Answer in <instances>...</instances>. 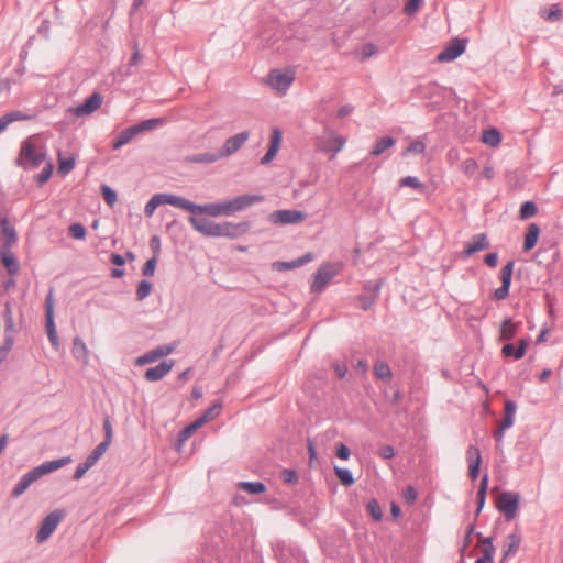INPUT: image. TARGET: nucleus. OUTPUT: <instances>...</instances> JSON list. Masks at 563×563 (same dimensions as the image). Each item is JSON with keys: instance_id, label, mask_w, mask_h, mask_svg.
Wrapping results in <instances>:
<instances>
[{"instance_id": "nucleus-1", "label": "nucleus", "mask_w": 563, "mask_h": 563, "mask_svg": "<svg viewBox=\"0 0 563 563\" xmlns=\"http://www.w3.org/2000/svg\"><path fill=\"white\" fill-rule=\"evenodd\" d=\"M47 147L38 134H33L21 142L15 165L24 170H33L47 159Z\"/></svg>"}, {"instance_id": "nucleus-2", "label": "nucleus", "mask_w": 563, "mask_h": 563, "mask_svg": "<svg viewBox=\"0 0 563 563\" xmlns=\"http://www.w3.org/2000/svg\"><path fill=\"white\" fill-rule=\"evenodd\" d=\"M71 462L70 456L47 461L25 473L12 489V497L18 498L42 476L59 470Z\"/></svg>"}, {"instance_id": "nucleus-3", "label": "nucleus", "mask_w": 563, "mask_h": 563, "mask_svg": "<svg viewBox=\"0 0 563 563\" xmlns=\"http://www.w3.org/2000/svg\"><path fill=\"white\" fill-rule=\"evenodd\" d=\"M261 195H241L232 199L222 201L224 216H231L238 211L245 210L254 203L263 201Z\"/></svg>"}, {"instance_id": "nucleus-4", "label": "nucleus", "mask_w": 563, "mask_h": 563, "mask_svg": "<svg viewBox=\"0 0 563 563\" xmlns=\"http://www.w3.org/2000/svg\"><path fill=\"white\" fill-rule=\"evenodd\" d=\"M519 500L520 497L517 493L503 492L498 496L496 507L507 520H512L517 516Z\"/></svg>"}, {"instance_id": "nucleus-5", "label": "nucleus", "mask_w": 563, "mask_h": 563, "mask_svg": "<svg viewBox=\"0 0 563 563\" xmlns=\"http://www.w3.org/2000/svg\"><path fill=\"white\" fill-rule=\"evenodd\" d=\"M307 214L303 211L295 209H282L272 212L268 217L269 222L277 225L296 224L305 221Z\"/></svg>"}, {"instance_id": "nucleus-6", "label": "nucleus", "mask_w": 563, "mask_h": 563, "mask_svg": "<svg viewBox=\"0 0 563 563\" xmlns=\"http://www.w3.org/2000/svg\"><path fill=\"white\" fill-rule=\"evenodd\" d=\"M161 205H170L181 209L183 197L173 194H156L146 202L144 213L147 217H152Z\"/></svg>"}, {"instance_id": "nucleus-7", "label": "nucleus", "mask_w": 563, "mask_h": 563, "mask_svg": "<svg viewBox=\"0 0 563 563\" xmlns=\"http://www.w3.org/2000/svg\"><path fill=\"white\" fill-rule=\"evenodd\" d=\"M63 517H64L63 511L55 510V511H52L51 514H48L43 519V521L41 522L37 536H36V540L38 543L45 542L53 534V532L56 530L59 522L62 521Z\"/></svg>"}, {"instance_id": "nucleus-8", "label": "nucleus", "mask_w": 563, "mask_h": 563, "mask_svg": "<svg viewBox=\"0 0 563 563\" xmlns=\"http://www.w3.org/2000/svg\"><path fill=\"white\" fill-rule=\"evenodd\" d=\"M181 209L186 210L190 213H194V214L202 213V214H208L210 217L224 216L222 201L214 202V203L196 205V203L191 202L190 200L183 197Z\"/></svg>"}, {"instance_id": "nucleus-9", "label": "nucleus", "mask_w": 563, "mask_h": 563, "mask_svg": "<svg viewBox=\"0 0 563 563\" xmlns=\"http://www.w3.org/2000/svg\"><path fill=\"white\" fill-rule=\"evenodd\" d=\"M335 275L336 269L331 263L322 264L314 274V279L310 286L311 292L323 291Z\"/></svg>"}, {"instance_id": "nucleus-10", "label": "nucleus", "mask_w": 563, "mask_h": 563, "mask_svg": "<svg viewBox=\"0 0 563 563\" xmlns=\"http://www.w3.org/2000/svg\"><path fill=\"white\" fill-rule=\"evenodd\" d=\"M294 80V71H282L279 69H272L268 74L267 82L273 89L280 92H285L290 87Z\"/></svg>"}, {"instance_id": "nucleus-11", "label": "nucleus", "mask_w": 563, "mask_h": 563, "mask_svg": "<svg viewBox=\"0 0 563 563\" xmlns=\"http://www.w3.org/2000/svg\"><path fill=\"white\" fill-rule=\"evenodd\" d=\"M467 40L455 37L450 44L438 55L437 59L441 63H449L461 56L466 49Z\"/></svg>"}, {"instance_id": "nucleus-12", "label": "nucleus", "mask_w": 563, "mask_h": 563, "mask_svg": "<svg viewBox=\"0 0 563 563\" xmlns=\"http://www.w3.org/2000/svg\"><path fill=\"white\" fill-rule=\"evenodd\" d=\"M251 224L249 221L239 223L223 222L219 224L218 238L224 236L230 239H236L249 232Z\"/></svg>"}, {"instance_id": "nucleus-13", "label": "nucleus", "mask_w": 563, "mask_h": 563, "mask_svg": "<svg viewBox=\"0 0 563 563\" xmlns=\"http://www.w3.org/2000/svg\"><path fill=\"white\" fill-rule=\"evenodd\" d=\"M250 133L243 131L225 140L223 146L219 151L221 158L229 157L236 153L249 140Z\"/></svg>"}, {"instance_id": "nucleus-14", "label": "nucleus", "mask_w": 563, "mask_h": 563, "mask_svg": "<svg viewBox=\"0 0 563 563\" xmlns=\"http://www.w3.org/2000/svg\"><path fill=\"white\" fill-rule=\"evenodd\" d=\"M102 100V96L99 92H93L81 104L71 108L70 111L76 117L89 115L101 107Z\"/></svg>"}, {"instance_id": "nucleus-15", "label": "nucleus", "mask_w": 563, "mask_h": 563, "mask_svg": "<svg viewBox=\"0 0 563 563\" xmlns=\"http://www.w3.org/2000/svg\"><path fill=\"white\" fill-rule=\"evenodd\" d=\"M189 222L192 228L208 238H218L219 224L206 218L190 217Z\"/></svg>"}, {"instance_id": "nucleus-16", "label": "nucleus", "mask_w": 563, "mask_h": 563, "mask_svg": "<svg viewBox=\"0 0 563 563\" xmlns=\"http://www.w3.org/2000/svg\"><path fill=\"white\" fill-rule=\"evenodd\" d=\"M173 351H174L173 345H159V346L144 353L143 355L139 356L136 358L135 363H136V365H140V366L150 364V363L157 361L161 357H165V356L169 355L170 353H173Z\"/></svg>"}, {"instance_id": "nucleus-17", "label": "nucleus", "mask_w": 563, "mask_h": 563, "mask_svg": "<svg viewBox=\"0 0 563 563\" xmlns=\"http://www.w3.org/2000/svg\"><path fill=\"white\" fill-rule=\"evenodd\" d=\"M0 227L4 238V242L0 250H12V246L18 241V234L14 227L10 223L9 218L5 214L0 217Z\"/></svg>"}, {"instance_id": "nucleus-18", "label": "nucleus", "mask_w": 563, "mask_h": 563, "mask_svg": "<svg viewBox=\"0 0 563 563\" xmlns=\"http://www.w3.org/2000/svg\"><path fill=\"white\" fill-rule=\"evenodd\" d=\"M173 360H165L161 362L158 365L146 369L144 374V378L147 382H158L163 379L174 367Z\"/></svg>"}, {"instance_id": "nucleus-19", "label": "nucleus", "mask_w": 563, "mask_h": 563, "mask_svg": "<svg viewBox=\"0 0 563 563\" xmlns=\"http://www.w3.org/2000/svg\"><path fill=\"white\" fill-rule=\"evenodd\" d=\"M328 140L320 144V150L323 152H333V156L340 152L346 140L343 136L336 135L333 131H325Z\"/></svg>"}, {"instance_id": "nucleus-20", "label": "nucleus", "mask_w": 563, "mask_h": 563, "mask_svg": "<svg viewBox=\"0 0 563 563\" xmlns=\"http://www.w3.org/2000/svg\"><path fill=\"white\" fill-rule=\"evenodd\" d=\"M489 246L487 235L485 233L476 234L472 238L470 242L465 244L464 247V255L466 257L471 256L472 254L483 251Z\"/></svg>"}, {"instance_id": "nucleus-21", "label": "nucleus", "mask_w": 563, "mask_h": 563, "mask_svg": "<svg viewBox=\"0 0 563 563\" xmlns=\"http://www.w3.org/2000/svg\"><path fill=\"white\" fill-rule=\"evenodd\" d=\"M282 137V132L278 129H274L271 136L269 147L266 154L261 158V164L265 165L274 159L280 147Z\"/></svg>"}, {"instance_id": "nucleus-22", "label": "nucleus", "mask_w": 563, "mask_h": 563, "mask_svg": "<svg viewBox=\"0 0 563 563\" xmlns=\"http://www.w3.org/2000/svg\"><path fill=\"white\" fill-rule=\"evenodd\" d=\"M54 289L51 288L45 298V318H46V331L47 334L55 333L56 327L54 322Z\"/></svg>"}, {"instance_id": "nucleus-23", "label": "nucleus", "mask_w": 563, "mask_h": 563, "mask_svg": "<svg viewBox=\"0 0 563 563\" xmlns=\"http://www.w3.org/2000/svg\"><path fill=\"white\" fill-rule=\"evenodd\" d=\"M521 544V537L518 533H510L507 536L503 545V559L504 562L509 556H514L519 550Z\"/></svg>"}, {"instance_id": "nucleus-24", "label": "nucleus", "mask_w": 563, "mask_h": 563, "mask_svg": "<svg viewBox=\"0 0 563 563\" xmlns=\"http://www.w3.org/2000/svg\"><path fill=\"white\" fill-rule=\"evenodd\" d=\"M527 346H528V340L521 339L519 341L518 347H515V345L511 343H507L503 346L501 353L505 357H512L515 360H520L525 356Z\"/></svg>"}, {"instance_id": "nucleus-25", "label": "nucleus", "mask_w": 563, "mask_h": 563, "mask_svg": "<svg viewBox=\"0 0 563 563\" xmlns=\"http://www.w3.org/2000/svg\"><path fill=\"white\" fill-rule=\"evenodd\" d=\"M1 262L10 275H15L20 271V264L12 253V250H0Z\"/></svg>"}, {"instance_id": "nucleus-26", "label": "nucleus", "mask_w": 563, "mask_h": 563, "mask_svg": "<svg viewBox=\"0 0 563 563\" xmlns=\"http://www.w3.org/2000/svg\"><path fill=\"white\" fill-rule=\"evenodd\" d=\"M519 325H520V323L519 322H514V320L511 318L505 319L503 321L501 325H500L499 339L501 341H510V340H512L516 336V334H517Z\"/></svg>"}, {"instance_id": "nucleus-27", "label": "nucleus", "mask_w": 563, "mask_h": 563, "mask_svg": "<svg viewBox=\"0 0 563 563\" xmlns=\"http://www.w3.org/2000/svg\"><path fill=\"white\" fill-rule=\"evenodd\" d=\"M73 356L84 363L88 364L89 362V352L87 349L86 343L78 336H76L73 341V349H71Z\"/></svg>"}, {"instance_id": "nucleus-28", "label": "nucleus", "mask_w": 563, "mask_h": 563, "mask_svg": "<svg viewBox=\"0 0 563 563\" xmlns=\"http://www.w3.org/2000/svg\"><path fill=\"white\" fill-rule=\"evenodd\" d=\"M31 117L20 110H14L0 117V132L4 131L11 123L22 120H30Z\"/></svg>"}, {"instance_id": "nucleus-29", "label": "nucleus", "mask_w": 563, "mask_h": 563, "mask_svg": "<svg viewBox=\"0 0 563 563\" xmlns=\"http://www.w3.org/2000/svg\"><path fill=\"white\" fill-rule=\"evenodd\" d=\"M539 234H540L539 225L536 223H530L528 225V230L525 235L523 251H526V252L530 251L536 246L538 239H539Z\"/></svg>"}, {"instance_id": "nucleus-30", "label": "nucleus", "mask_w": 563, "mask_h": 563, "mask_svg": "<svg viewBox=\"0 0 563 563\" xmlns=\"http://www.w3.org/2000/svg\"><path fill=\"white\" fill-rule=\"evenodd\" d=\"M495 547L490 537L482 540V556L477 560H482L483 563H494Z\"/></svg>"}, {"instance_id": "nucleus-31", "label": "nucleus", "mask_w": 563, "mask_h": 563, "mask_svg": "<svg viewBox=\"0 0 563 563\" xmlns=\"http://www.w3.org/2000/svg\"><path fill=\"white\" fill-rule=\"evenodd\" d=\"M165 120L163 118H152L144 121H141L137 124H134V130L136 134H141L147 131L155 130L159 125L164 124Z\"/></svg>"}, {"instance_id": "nucleus-32", "label": "nucleus", "mask_w": 563, "mask_h": 563, "mask_svg": "<svg viewBox=\"0 0 563 563\" xmlns=\"http://www.w3.org/2000/svg\"><path fill=\"white\" fill-rule=\"evenodd\" d=\"M136 135L137 134H136L133 125L124 129L123 131H121V133L118 135V137L113 141V144H112L113 150H118V148L122 147L123 145L128 144Z\"/></svg>"}, {"instance_id": "nucleus-33", "label": "nucleus", "mask_w": 563, "mask_h": 563, "mask_svg": "<svg viewBox=\"0 0 563 563\" xmlns=\"http://www.w3.org/2000/svg\"><path fill=\"white\" fill-rule=\"evenodd\" d=\"M516 408V404L512 400H507L505 402V415L503 420L499 422L501 429H508L514 424Z\"/></svg>"}, {"instance_id": "nucleus-34", "label": "nucleus", "mask_w": 563, "mask_h": 563, "mask_svg": "<svg viewBox=\"0 0 563 563\" xmlns=\"http://www.w3.org/2000/svg\"><path fill=\"white\" fill-rule=\"evenodd\" d=\"M219 159H221L219 151L216 153H197L187 157L188 162L200 164H211Z\"/></svg>"}, {"instance_id": "nucleus-35", "label": "nucleus", "mask_w": 563, "mask_h": 563, "mask_svg": "<svg viewBox=\"0 0 563 563\" xmlns=\"http://www.w3.org/2000/svg\"><path fill=\"white\" fill-rule=\"evenodd\" d=\"M374 375L377 379L388 382L393 377L391 369L389 365L385 362L377 361L374 364Z\"/></svg>"}, {"instance_id": "nucleus-36", "label": "nucleus", "mask_w": 563, "mask_h": 563, "mask_svg": "<svg viewBox=\"0 0 563 563\" xmlns=\"http://www.w3.org/2000/svg\"><path fill=\"white\" fill-rule=\"evenodd\" d=\"M396 141L391 136H384L380 140H378L373 150L371 151V155L378 156L383 154L387 148H390L395 145Z\"/></svg>"}, {"instance_id": "nucleus-37", "label": "nucleus", "mask_w": 563, "mask_h": 563, "mask_svg": "<svg viewBox=\"0 0 563 563\" xmlns=\"http://www.w3.org/2000/svg\"><path fill=\"white\" fill-rule=\"evenodd\" d=\"M238 487L252 495H257L266 490V486L262 482H240L238 483Z\"/></svg>"}, {"instance_id": "nucleus-38", "label": "nucleus", "mask_w": 563, "mask_h": 563, "mask_svg": "<svg viewBox=\"0 0 563 563\" xmlns=\"http://www.w3.org/2000/svg\"><path fill=\"white\" fill-rule=\"evenodd\" d=\"M482 141L489 146H497L501 141V135L497 129L490 128L483 131Z\"/></svg>"}, {"instance_id": "nucleus-39", "label": "nucleus", "mask_w": 563, "mask_h": 563, "mask_svg": "<svg viewBox=\"0 0 563 563\" xmlns=\"http://www.w3.org/2000/svg\"><path fill=\"white\" fill-rule=\"evenodd\" d=\"M487 487H488V475L485 474L481 481L479 489L477 492V510H476L477 515L481 512V510L483 509V507L485 505Z\"/></svg>"}, {"instance_id": "nucleus-40", "label": "nucleus", "mask_w": 563, "mask_h": 563, "mask_svg": "<svg viewBox=\"0 0 563 563\" xmlns=\"http://www.w3.org/2000/svg\"><path fill=\"white\" fill-rule=\"evenodd\" d=\"M334 473L342 483V485L350 487L354 484V477L350 470L334 466Z\"/></svg>"}, {"instance_id": "nucleus-41", "label": "nucleus", "mask_w": 563, "mask_h": 563, "mask_svg": "<svg viewBox=\"0 0 563 563\" xmlns=\"http://www.w3.org/2000/svg\"><path fill=\"white\" fill-rule=\"evenodd\" d=\"M540 15L548 21H558L562 16V10L559 4H552L550 9H541Z\"/></svg>"}, {"instance_id": "nucleus-42", "label": "nucleus", "mask_w": 563, "mask_h": 563, "mask_svg": "<svg viewBox=\"0 0 563 563\" xmlns=\"http://www.w3.org/2000/svg\"><path fill=\"white\" fill-rule=\"evenodd\" d=\"M221 409H222V402L220 400H217L216 402H213V405L210 408H208L203 412V415L199 419L202 420V423L205 424L206 422L211 421L212 419L218 417Z\"/></svg>"}, {"instance_id": "nucleus-43", "label": "nucleus", "mask_w": 563, "mask_h": 563, "mask_svg": "<svg viewBox=\"0 0 563 563\" xmlns=\"http://www.w3.org/2000/svg\"><path fill=\"white\" fill-rule=\"evenodd\" d=\"M538 212V208L533 201H525L519 211V217L522 220L530 219L534 217Z\"/></svg>"}, {"instance_id": "nucleus-44", "label": "nucleus", "mask_w": 563, "mask_h": 563, "mask_svg": "<svg viewBox=\"0 0 563 563\" xmlns=\"http://www.w3.org/2000/svg\"><path fill=\"white\" fill-rule=\"evenodd\" d=\"M44 167L42 172L36 176V181L38 185H44L48 181L53 174L54 165L51 159H46V162L43 163Z\"/></svg>"}, {"instance_id": "nucleus-45", "label": "nucleus", "mask_w": 563, "mask_h": 563, "mask_svg": "<svg viewBox=\"0 0 563 563\" xmlns=\"http://www.w3.org/2000/svg\"><path fill=\"white\" fill-rule=\"evenodd\" d=\"M109 446H110V443H108V441L100 442L91 451V453L87 456V459L90 460L93 464H96L102 457V455L107 452Z\"/></svg>"}, {"instance_id": "nucleus-46", "label": "nucleus", "mask_w": 563, "mask_h": 563, "mask_svg": "<svg viewBox=\"0 0 563 563\" xmlns=\"http://www.w3.org/2000/svg\"><path fill=\"white\" fill-rule=\"evenodd\" d=\"M401 187H411L420 192L426 190V186L415 176H407L400 179Z\"/></svg>"}, {"instance_id": "nucleus-47", "label": "nucleus", "mask_w": 563, "mask_h": 563, "mask_svg": "<svg viewBox=\"0 0 563 563\" xmlns=\"http://www.w3.org/2000/svg\"><path fill=\"white\" fill-rule=\"evenodd\" d=\"M58 173L63 175H67L75 167V158L74 157H63L60 154L58 155Z\"/></svg>"}, {"instance_id": "nucleus-48", "label": "nucleus", "mask_w": 563, "mask_h": 563, "mask_svg": "<svg viewBox=\"0 0 563 563\" xmlns=\"http://www.w3.org/2000/svg\"><path fill=\"white\" fill-rule=\"evenodd\" d=\"M367 512L372 516V518L376 521H380L383 518V511L379 506V503L376 499H371L366 505Z\"/></svg>"}, {"instance_id": "nucleus-49", "label": "nucleus", "mask_w": 563, "mask_h": 563, "mask_svg": "<svg viewBox=\"0 0 563 563\" xmlns=\"http://www.w3.org/2000/svg\"><path fill=\"white\" fill-rule=\"evenodd\" d=\"M514 265L515 263L511 261V262H508L505 266H503V268L500 269V279H501V285H506L507 287H510L511 285V277H512V272H514Z\"/></svg>"}, {"instance_id": "nucleus-50", "label": "nucleus", "mask_w": 563, "mask_h": 563, "mask_svg": "<svg viewBox=\"0 0 563 563\" xmlns=\"http://www.w3.org/2000/svg\"><path fill=\"white\" fill-rule=\"evenodd\" d=\"M203 423H202V420H200L199 418L194 421L192 423H190L189 426H187L185 429H183L179 433V438H178V441L179 442H185L194 431H196L198 428L202 427Z\"/></svg>"}, {"instance_id": "nucleus-51", "label": "nucleus", "mask_w": 563, "mask_h": 563, "mask_svg": "<svg viewBox=\"0 0 563 563\" xmlns=\"http://www.w3.org/2000/svg\"><path fill=\"white\" fill-rule=\"evenodd\" d=\"M14 344V338L11 334L4 336L3 343L0 346V364L7 358L9 352L12 350Z\"/></svg>"}, {"instance_id": "nucleus-52", "label": "nucleus", "mask_w": 563, "mask_h": 563, "mask_svg": "<svg viewBox=\"0 0 563 563\" xmlns=\"http://www.w3.org/2000/svg\"><path fill=\"white\" fill-rule=\"evenodd\" d=\"M101 192L109 207H113L118 200L117 192L108 185H101Z\"/></svg>"}, {"instance_id": "nucleus-53", "label": "nucleus", "mask_w": 563, "mask_h": 563, "mask_svg": "<svg viewBox=\"0 0 563 563\" xmlns=\"http://www.w3.org/2000/svg\"><path fill=\"white\" fill-rule=\"evenodd\" d=\"M152 283L148 280H141L137 285L136 289V298L137 300H144L152 291Z\"/></svg>"}, {"instance_id": "nucleus-54", "label": "nucleus", "mask_w": 563, "mask_h": 563, "mask_svg": "<svg viewBox=\"0 0 563 563\" xmlns=\"http://www.w3.org/2000/svg\"><path fill=\"white\" fill-rule=\"evenodd\" d=\"M95 464L86 459V461L81 464H79L73 475V479L75 481H79L80 478H82L85 476V474L88 472L89 468H91Z\"/></svg>"}, {"instance_id": "nucleus-55", "label": "nucleus", "mask_w": 563, "mask_h": 563, "mask_svg": "<svg viewBox=\"0 0 563 563\" xmlns=\"http://www.w3.org/2000/svg\"><path fill=\"white\" fill-rule=\"evenodd\" d=\"M422 3L423 0H408L404 7V12L408 15H413L420 10Z\"/></svg>"}, {"instance_id": "nucleus-56", "label": "nucleus", "mask_w": 563, "mask_h": 563, "mask_svg": "<svg viewBox=\"0 0 563 563\" xmlns=\"http://www.w3.org/2000/svg\"><path fill=\"white\" fill-rule=\"evenodd\" d=\"M86 228L81 223H74L69 227V234L77 240H81L86 236Z\"/></svg>"}, {"instance_id": "nucleus-57", "label": "nucleus", "mask_w": 563, "mask_h": 563, "mask_svg": "<svg viewBox=\"0 0 563 563\" xmlns=\"http://www.w3.org/2000/svg\"><path fill=\"white\" fill-rule=\"evenodd\" d=\"M466 459L468 464H472L473 462H482L479 449L475 445H470L466 451Z\"/></svg>"}, {"instance_id": "nucleus-58", "label": "nucleus", "mask_w": 563, "mask_h": 563, "mask_svg": "<svg viewBox=\"0 0 563 563\" xmlns=\"http://www.w3.org/2000/svg\"><path fill=\"white\" fill-rule=\"evenodd\" d=\"M156 264H157L156 256H153L150 260H147L142 268V274L144 276H153L155 273Z\"/></svg>"}, {"instance_id": "nucleus-59", "label": "nucleus", "mask_w": 563, "mask_h": 563, "mask_svg": "<svg viewBox=\"0 0 563 563\" xmlns=\"http://www.w3.org/2000/svg\"><path fill=\"white\" fill-rule=\"evenodd\" d=\"M473 532H474V525L471 523L466 528V532H465V537H464V540H463V544H462V547L460 549L462 555L464 554V552L466 551V549L470 547V544L472 542V534H473Z\"/></svg>"}, {"instance_id": "nucleus-60", "label": "nucleus", "mask_w": 563, "mask_h": 563, "mask_svg": "<svg viewBox=\"0 0 563 563\" xmlns=\"http://www.w3.org/2000/svg\"><path fill=\"white\" fill-rule=\"evenodd\" d=\"M103 431H104V439H103V441H108V443L111 444L112 438H113V429H112V423H111L109 417H106L103 419Z\"/></svg>"}, {"instance_id": "nucleus-61", "label": "nucleus", "mask_w": 563, "mask_h": 563, "mask_svg": "<svg viewBox=\"0 0 563 563\" xmlns=\"http://www.w3.org/2000/svg\"><path fill=\"white\" fill-rule=\"evenodd\" d=\"M477 168V163L474 158H467L462 163V170L466 175H473Z\"/></svg>"}, {"instance_id": "nucleus-62", "label": "nucleus", "mask_w": 563, "mask_h": 563, "mask_svg": "<svg viewBox=\"0 0 563 563\" xmlns=\"http://www.w3.org/2000/svg\"><path fill=\"white\" fill-rule=\"evenodd\" d=\"M282 478L284 479L285 483L294 484L298 481V475L296 471L285 468L282 472Z\"/></svg>"}, {"instance_id": "nucleus-63", "label": "nucleus", "mask_w": 563, "mask_h": 563, "mask_svg": "<svg viewBox=\"0 0 563 563\" xmlns=\"http://www.w3.org/2000/svg\"><path fill=\"white\" fill-rule=\"evenodd\" d=\"M424 150H426L424 143L422 141L417 140V141H413L410 143V145L407 147L406 152L419 154V153H422Z\"/></svg>"}, {"instance_id": "nucleus-64", "label": "nucleus", "mask_w": 563, "mask_h": 563, "mask_svg": "<svg viewBox=\"0 0 563 563\" xmlns=\"http://www.w3.org/2000/svg\"><path fill=\"white\" fill-rule=\"evenodd\" d=\"M377 298L371 296H364V295H361L358 296V301L361 302V306L364 310H368L369 308H372V306L375 303Z\"/></svg>"}]
</instances>
